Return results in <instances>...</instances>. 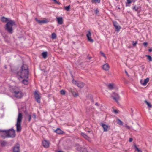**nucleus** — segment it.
Segmentation results:
<instances>
[{"instance_id":"1","label":"nucleus","mask_w":152,"mask_h":152,"mask_svg":"<svg viewBox=\"0 0 152 152\" xmlns=\"http://www.w3.org/2000/svg\"><path fill=\"white\" fill-rule=\"evenodd\" d=\"M17 75L21 78H28L29 70L27 65L23 64L21 67L20 70L18 72Z\"/></svg>"},{"instance_id":"2","label":"nucleus","mask_w":152,"mask_h":152,"mask_svg":"<svg viewBox=\"0 0 152 152\" xmlns=\"http://www.w3.org/2000/svg\"><path fill=\"white\" fill-rule=\"evenodd\" d=\"M16 25L15 22L12 20H10L7 22L5 25V29L9 33H13L12 26Z\"/></svg>"},{"instance_id":"3","label":"nucleus","mask_w":152,"mask_h":152,"mask_svg":"<svg viewBox=\"0 0 152 152\" xmlns=\"http://www.w3.org/2000/svg\"><path fill=\"white\" fill-rule=\"evenodd\" d=\"M23 118V115L21 113H19L17 119V123L16 124V131L18 132H20L21 131V123Z\"/></svg>"},{"instance_id":"4","label":"nucleus","mask_w":152,"mask_h":152,"mask_svg":"<svg viewBox=\"0 0 152 152\" xmlns=\"http://www.w3.org/2000/svg\"><path fill=\"white\" fill-rule=\"evenodd\" d=\"M15 135V131L13 129L7 130L6 138H14Z\"/></svg>"},{"instance_id":"5","label":"nucleus","mask_w":152,"mask_h":152,"mask_svg":"<svg viewBox=\"0 0 152 152\" xmlns=\"http://www.w3.org/2000/svg\"><path fill=\"white\" fill-rule=\"evenodd\" d=\"M111 97L117 103H118V100L120 99V96L117 93L114 92L111 94Z\"/></svg>"},{"instance_id":"6","label":"nucleus","mask_w":152,"mask_h":152,"mask_svg":"<svg viewBox=\"0 0 152 152\" xmlns=\"http://www.w3.org/2000/svg\"><path fill=\"white\" fill-rule=\"evenodd\" d=\"M15 96L18 98H21L23 96V94L20 91H15L14 92Z\"/></svg>"},{"instance_id":"7","label":"nucleus","mask_w":152,"mask_h":152,"mask_svg":"<svg viewBox=\"0 0 152 152\" xmlns=\"http://www.w3.org/2000/svg\"><path fill=\"white\" fill-rule=\"evenodd\" d=\"M0 136L3 139L6 138L7 130H0Z\"/></svg>"},{"instance_id":"8","label":"nucleus","mask_w":152,"mask_h":152,"mask_svg":"<svg viewBox=\"0 0 152 152\" xmlns=\"http://www.w3.org/2000/svg\"><path fill=\"white\" fill-rule=\"evenodd\" d=\"M20 147L18 144L14 146L13 148V152H20Z\"/></svg>"},{"instance_id":"9","label":"nucleus","mask_w":152,"mask_h":152,"mask_svg":"<svg viewBox=\"0 0 152 152\" xmlns=\"http://www.w3.org/2000/svg\"><path fill=\"white\" fill-rule=\"evenodd\" d=\"M34 96L36 100V101L39 103L40 102V97L39 96V94L37 93L36 91H35L34 93Z\"/></svg>"},{"instance_id":"10","label":"nucleus","mask_w":152,"mask_h":152,"mask_svg":"<svg viewBox=\"0 0 152 152\" xmlns=\"http://www.w3.org/2000/svg\"><path fill=\"white\" fill-rule=\"evenodd\" d=\"M91 34L90 31H88V33L86 34V36L88 39V41H89L91 42H93V40L91 39Z\"/></svg>"},{"instance_id":"11","label":"nucleus","mask_w":152,"mask_h":152,"mask_svg":"<svg viewBox=\"0 0 152 152\" xmlns=\"http://www.w3.org/2000/svg\"><path fill=\"white\" fill-rule=\"evenodd\" d=\"M69 91L75 97H77L78 96V94L76 92L75 90L73 89L70 88L69 89Z\"/></svg>"},{"instance_id":"12","label":"nucleus","mask_w":152,"mask_h":152,"mask_svg":"<svg viewBox=\"0 0 152 152\" xmlns=\"http://www.w3.org/2000/svg\"><path fill=\"white\" fill-rule=\"evenodd\" d=\"M42 144L44 147L46 148H48L49 146V141L46 140H44L42 142Z\"/></svg>"},{"instance_id":"13","label":"nucleus","mask_w":152,"mask_h":152,"mask_svg":"<svg viewBox=\"0 0 152 152\" xmlns=\"http://www.w3.org/2000/svg\"><path fill=\"white\" fill-rule=\"evenodd\" d=\"M149 81V78H147L146 79H144V80H141L140 81V83L143 86H145L147 83Z\"/></svg>"},{"instance_id":"14","label":"nucleus","mask_w":152,"mask_h":152,"mask_svg":"<svg viewBox=\"0 0 152 152\" xmlns=\"http://www.w3.org/2000/svg\"><path fill=\"white\" fill-rule=\"evenodd\" d=\"M102 68L105 71H108L110 68L109 65L107 63H106L102 66Z\"/></svg>"},{"instance_id":"15","label":"nucleus","mask_w":152,"mask_h":152,"mask_svg":"<svg viewBox=\"0 0 152 152\" xmlns=\"http://www.w3.org/2000/svg\"><path fill=\"white\" fill-rule=\"evenodd\" d=\"M100 125L102 126L103 129V131L104 132H107L108 131V126L107 125L104 123H101Z\"/></svg>"},{"instance_id":"16","label":"nucleus","mask_w":152,"mask_h":152,"mask_svg":"<svg viewBox=\"0 0 152 152\" xmlns=\"http://www.w3.org/2000/svg\"><path fill=\"white\" fill-rule=\"evenodd\" d=\"M35 20L37 22H38L39 24H40L46 23L49 22L46 20H39L37 18H35Z\"/></svg>"},{"instance_id":"17","label":"nucleus","mask_w":152,"mask_h":152,"mask_svg":"<svg viewBox=\"0 0 152 152\" xmlns=\"http://www.w3.org/2000/svg\"><path fill=\"white\" fill-rule=\"evenodd\" d=\"M56 18L58 24L61 25L63 23V19L62 17H57Z\"/></svg>"},{"instance_id":"18","label":"nucleus","mask_w":152,"mask_h":152,"mask_svg":"<svg viewBox=\"0 0 152 152\" xmlns=\"http://www.w3.org/2000/svg\"><path fill=\"white\" fill-rule=\"evenodd\" d=\"M84 83L81 82H78L77 83L76 85L78 87L80 88H82L84 86Z\"/></svg>"},{"instance_id":"19","label":"nucleus","mask_w":152,"mask_h":152,"mask_svg":"<svg viewBox=\"0 0 152 152\" xmlns=\"http://www.w3.org/2000/svg\"><path fill=\"white\" fill-rule=\"evenodd\" d=\"M140 7H137L136 5L134 6L133 8V10H134L136 11L138 13H139L140 12Z\"/></svg>"},{"instance_id":"20","label":"nucleus","mask_w":152,"mask_h":152,"mask_svg":"<svg viewBox=\"0 0 152 152\" xmlns=\"http://www.w3.org/2000/svg\"><path fill=\"white\" fill-rule=\"evenodd\" d=\"M113 25L114 27L115 28V29L117 30V31H118L121 28V27L120 26H119L118 25L117 23L116 22H114Z\"/></svg>"},{"instance_id":"21","label":"nucleus","mask_w":152,"mask_h":152,"mask_svg":"<svg viewBox=\"0 0 152 152\" xmlns=\"http://www.w3.org/2000/svg\"><path fill=\"white\" fill-rule=\"evenodd\" d=\"M55 132L57 133L58 134H63L64 132L60 129L59 128H57V129L55 130Z\"/></svg>"},{"instance_id":"22","label":"nucleus","mask_w":152,"mask_h":152,"mask_svg":"<svg viewBox=\"0 0 152 152\" xmlns=\"http://www.w3.org/2000/svg\"><path fill=\"white\" fill-rule=\"evenodd\" d=\"M133 146L134 147L135 151H137V152H142L141 150L139 149V148L135 144H134Z\"/></svg>"},{"instance_id":"23","label":"nucleus","mask_w":152,"mask_h":152,"mask_svg":"<svg viewBox=\"0 0 152 152\" xmlns=\"http://www.w3.org/2000/svg\"><path fill=\"white\" fill-rule=\"evenodd\" d=\"M81 135L82 136H83L84 138L86 139L88 141H89L90 140V138L86 134H85L83 133H81Z\"/></svg>"},{"instance_id":"24","label":"nucleus","mask_w":152,"mask_h":152,"mask_svg":"<svg viewBox=\"0 0 152 152\" xmlns=\"http://www.w3.org/2000/svg\"><path fill=\"white\" fill-rule=\"evenodd\" d=\"M23 80L22 82V83L25 85H27L28 83V78H23Z\"/></svg>"},{"instance_id":"25","label":"nucleus","mask_w":152,"mask_h":152,"mask_svg":"<svg viewBox=\"0 0 152 152\" xmlns=\"http://www.w3.org/2000/svg\"><path fill=\"white\" fill-rule=\"evenodd\" d=\"M8 143L5 140H3L1 142V145L2 146H5L7 145Z\"/></svg>"},{"instance_id":"26","label":"nucleus","mask_w":152,"mask_h":152,"mask_svg":"<svg viewBox=\"0 0 152 152\" xmlns=\"http://www.w3.org/2000/svg\"><path fill=\"white\" fill-rule=\"evenodd\" d=\"M42 55L44 58H45L47 56V52H44L42 53Z\"/></svg>"},{"instance_id":"27","label":"nucleus","mask_w":152,"mask_h":152,"mask_svg":"<svg viewBox=\"0 0 152 152\" xmlns=\"http://www.w3.org/2000/svg\"><path fill=\"white\" fill-rule=\"evenodd\" d=\"M117 122L118 124L120 125H123V122L120 119H118L117 120Z\"/></svg>"},{"instance_id":"28","label":"nucleus","mask_w":152,"mask_h":152,"mask_svg":"<svg viewBox=\"0 0 152 152\" xmlns=\"http://www.w3.org/2000/svg\"><path fill=\"white\" fill-rule=\"evenodd\" d=\"M1 20L3 22H6L8 20V19L5 18L4 17H3L1 18Z\"/></svg>"},{"instance_id":"29","label":"nucleus","mask_w":152,"mask_h":152,"mask_svg":"<svg viewBox=\"0 0 152 152\" xmlns=\"http://www.w3.org/2000/svg\"><path fill=\"white\" fill-rule=\"evenodd\" d=\"M70 5H68L67 6L64 7L65 10H66L67 11H69L70 10Z\"/></svg>"},{"instance_id":"30","label":"nucleus","mask_w":152,"mask_h":152,"mask_svg":"<svg viewBox=\"0 0 152 152\" xmlns=\"http://www.w3.org/2000/svg\"><path fill=\"white\" fill-rule=\"evenodd\" d=\"M108 88L110 89H112L113 88V84H110L108 85Z\"/></svg>"},{"instance_id":"31","label":"nucleus","mask_w":152,"mask_h":152,"mask_svg":"<svg viewBox=\"0 0 152 152\" xmlns=\"http://www.w3.org/2000/svg\"><path fill=\"white\" fill-rule=\"evenodd\" d=\"M145 102L148 105V107L149 108H151L152 107L151 105L149 103L147 100H145Z\"/></svg>"},{"instance_id":"32","label":"nucleus","mask_w":152,"mask_h":152,"mask_svg":"<svg viewBox=\"0 0 152 152\" xmlns=\"http://www.w3.org/2000/svg\"><path fill=\"white\" fill-rule=\"evenodd\" d=\"M145 56L146 57H147L148 59L149 60V61H152V58L150 56L148 55H146Z\"/></svg>"},{"instance_id":"33","label":"nucleus","mask_w":152,"mask_h":152,"mask_svg":"<svg viewBox=\"0 0 152 152\" xmlns=\"http://www.w3.org/2000/svg\"><path fill=\"white\" fill-rule=\"evenodd\" d=\"M60 93L61 95H64L65 94L66 92L65 91L63 90H62L60 91Z\"/></svg>"},{"instance_id":"34","label":"nucleus","mask_w":152,"mask_h":152,"mask_svg":"<svg viewBox=\"0 0 152 152\" xmlns=\"http://www.w3.org/2000/svg\"><path fill=\"white\" fill-rule=\"evenodd\" d=\"M56 35L55 33H53L52 34V38L53 39H56Z\"/></svg>"},{"instance_id":"35","label":"nucleus","mask_w":152,"mask_h":152,"mask_svg":"<svg viewBox=\"0 0 152 152\" xmlns=\"http://www.w3.org/2000/svg\"><path fill=\"white\" fill-rule=\"evenodd\" d=\"M100 0H92L91 2L92 3H99L100 2Z\"/></svg>"},{"instance_id":"36","label":"nucleus","mask_w":152,"mask_h":152,"mask_svg":"<svg viewBox=\"0 0 152 152\" xmlns=\"http://www.w3.org/2000/svg\"><path fill=\"white\" fill-rule=\"evenodd\" d=\"M127 3L128 4H130L132 2H134L135 1V0H127Z\"/></svg>"},{"instance_id":"37","label":"nucleus","mask_w":152,"mask_h":152,"mask_svg":"<svg viewBox=\"0 0 152 152\" xmlns=\"http://www.w3.org/2000/svg\"><path fill=\"white\" fill-rule=\"evenodd\" d=\"M100 53L102 55V56L105 58V59H106L107 58L104 53L102 51H100Z\"/></svg>"},{"instance_id":"38","label":"nucleus","mask_w":152,"mask_h":152,"mask_svg":"<svg viewBox=\"0 0 152 152\" xmlns=\"http://www.w3.org/2000/svg\"><path fill=\"white\" fill-rule=\"evenodd\" d=\"M133 45L134 46H135L136 45L137 43V41H136L135 42L134 41H132V42Z\"/></svg>"},{"instance_id":"39","label":"nucleus","mask_w":152,"mask_h":152,"mask_svg":"<svg viewBox=\"0 0 152 152\" xmlns=\"http://www.w3.org/2000/svg\"><path fill=\"white\" fill-rule=\"evenodd\" d=\"M72 82L73 84L76 85V84H77V83L78 82H77L75 80H73L72 81Z\"/></svg>"},{"instance_id":"40","label":"nucleus","mask_w":152,"mask_h":152,"mask_svg":"<svg viewBox=\"0 0 152 152\" xmlns=\"http://www.w3.org/2000/svg\"><path fill=\"white\" fill-rule=\"evenodd\" d=\"M28 121L30 122L31 120V115H28Z\"/></svg>"},{"instance_id":"41","label":"nucleus","mask_w":152,"mask_h":152,"mask_svg":"<svg viewBox=\"0 0 152 152\" xmlns=\"http://www.w3.org/2000/svg\"><path fill=\"white\" fill-rule=\"evenodd\" d=\"M148 43L146 42H144L143 43V45L145 47L147 46Z\"/></svg>"},{"instance_id":"42","label":"nucleus","mask_w":152,"mask_h":152,"mask_svg":"<svg viewBox=\"0 0 152 152\" xmlns=\"http://www.w3.org/2000/svg\"><path fill=\"white\" fill-rule=\"evenodd\" d=\"M125 127H126L128 129H130V127L128 126L126 124L125 125Z\"/></svg>"},{"instance_id":"43","label":"nucleus","mask_w":152,"mask_h":152,"mask_svg":"<svg viewBox=\"0 0 152 152\" xmlns=\"http://www.w3.org/2000/svg\"><path fill=\"white\" fill-rule=\"evenodd\" d=\"M113 112H114L116 114H117L118 113V111L116 110H113Z\"/></svg>"},{"instance_id":"44","label":"nucleus","mask_w":152,"mask_h":152,"mask_svg":"<svg viewBox=\"0 0 152 152\" xmlns=\"http://www.w3.org/2000/svg\"><path fill=\"white\" fill-rule=\"evenodd\" d=\"M133 141V139L132 138H129V142H131Z\"/></svg>"},{"instance_id":"45","label":"nucleus","mask_w":152,"mask_h":152,"mask_svg":"<svg viewBox=\"0 0 152 152\" xmlns=\"http://www.w3.org/2000/svg\"><path fill=\"white\" fill-rule=\"evenodd\" d=\"M99 12V11L97 10H96L95 11V13L96 14H97Z\"/></svg>"},{"instance_id":"46","label":"nucleus","mask_w":152,"mask_h":152,"mask_svg":"<svg viewBox=\"0 0 152 152\" xmlns=\"http://www.w3.org/2000/svg\"><path fill=\"white\" fill-rule=\"evenodd\" d=\"M125 73H126V75H127V76L128 77L129 76V75H128V73H127V72L126 71H125Z\"/></svg>"},{"instance_id":"47","label":"nucleus","mask_w":152,"mask_h":152,"mask_svg":"<svg viewBox=\"0 0 152 152\" xmlns=\"http://www.w3.org/2000/svg\"><path fill=\"white\" fill-rule=\"evenodd\" d=\"M148 50H149V51L150 52H152V48L149 49Z\"/></svg>"},{"instance_id":"48","label":"nucleus","mask_w":152,"mask_h":152,"mask_svg":"<svg viewBox=\"0 0 152 152\" xmlns=\"http://www.w3.org/2000/svg\"><path fill=\"white\" fill-rule=\"evenodd\" d=\"M91 58V57H88V56L87 57V58L88 60H90Z\"/></svg>"},{"instance_id":"49","label":"nucleus","mask_w":152,"mask_h":152,"mask_svg":"<svg viewBox=\"0 0 152 152\" xmlns=\"http://www.w3.org/2000/svg\"><path fill=\"white\" fill-rule=\"evenodd\" d=\"M95 105L96 106H99V104L98 103L96 102L95 104Z\"/></svg>"},{"instance_id":"50","label":"nucleus","mask_w":152,"mask_h":152,"mask_svg":"<svg viewBox=\"0 0 152 152\" xmlns=\"http://www.w3.org/2000/svg\"><path fill=\"white\" fill-rule=\"evenodd\" d=\"M34 118H35L36 117V116L34 114Z\"/></svg>"},{"instance_id":"51","label":"nucleus","mask_w":152,"mask_h":152,"mask_svg":"<svg viewBox=\"0 0 152 152\" xmlns=\"http://www.w3.org/2000/svg\"><path fill=\"white\" fill-rule=\"evenodd\" d=\"M53 0L55 2H56V3H57V0Z\"/></svg>"},{"instance_id":"52","label":"nucleus","mask_w":152,"mask_h":152,"mask_svg":"<svg viewBox=\"0 0 152 152\" xmlns=\"http://www.w3.org/2000/svg\"><path fill=\"white\" fill-rule=\"evenodd\" d=\"M131 111H132V112H133V110H132V108H131Z\"/></svg>"},{"instance_id":"53","label":"nucleus","mask_w":152,"mask_h":152,"mask_svg":"<svg viewBox=\"0 0 152 152\" xmlns=\"http://www.w3.org/2000/svg\"><path fill=\"white\" fill-rule=\"evenodd\" d=\"M58 152H63V151H58Z\"/></svg>"},{"instance_id":"54","label":"nucleus","mask_w":152,"mask_h":152,"mask_svg":"<svg viewBox=\"0 0 152 152\" xmlns=\"http://www.w3.org/2000/svg\"><path fill=\"white\" fill-rule=\"evenodd\" d=\"M88 132L89 133V132H91V131H89Z\"/></svg>"},{"instance_id":"55","label":"nucleus","mask_w":152,"mask_h":152,"mask_svg":"<svg viewBox=\"0 0 152 152\" xmlns=\"http://www.w3.org/2000/svg\"><path fill=\"white\" fill-rule=\"evenodd\" d=\"M5 68H7V67H6V66H5Z\"/></svg>"}]
</instances>
